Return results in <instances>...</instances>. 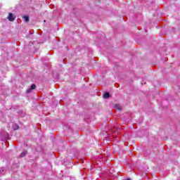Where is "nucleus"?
I'll return each mask as SVG.
<instances>
[{"mask_svg":"<svg viewBox=\"0 0 180 180\" xmlns=\"http://www.w3.org/2000/svg\"><path fill=\"white\" fill-rule=\"evenodd\" d=\"M15 18H16V16L13 13H10L8 14V19L9 22H13V20H15Z\"/></svg>","mask_w":180,"mask_h":180,"instance_id":"obj_1","label":"nucleus"},{"mask_svg":"<svg viewBox=\"0 0 180 180\" xmlns=\"http://www.w3.org/2000/svg\"><path fill=\"white\" fill-rule=\"evenodd\" d=\"M32 89H36V84H32L31 87L28 89H27V93L30 94L32 92Z\"/></svg>","mask_w":180,"mask_h":180,"instance_id":"obj_2","label":"nucleus"},{"mask_svg":"<svg viewBox=\"0 0 180 180\" xmlns=\"http://www.w3.org/2000/svg\"><path fill=\"white\" fill-rule=\"evenodd\" d=\"M19 129V126H17V128L14 129V130H18Z\"/></svg>","mask_w":180,"mask_h":180,"instance_id":"obj_7","label":"nucleus"},{"mask_svg":"<svg viewBox=\"0 0 180 180\" xmlns=\"http://www.w3.org/2000/svg\"><path fill=\"white\" fill-rule=\"evenodd\" d=\"M115 108H117V110H122V106H120V104H116L115 105Z\"/></svg>","mask_w":180,"mask_h":180,"instance_id":"obj_4","label":"nucleus"},{"mask_svg":"<svg viewBox=\"0 0 180 180\" xmlns=\"http://www.w3.org/2000/svg\"><path fill=\"white\" fill-rule=\"evenodd\" d=\"M23 19H24L25 22H29V16L24 15Z\"/></svg>","mask_w":180,"mask_h":180,"instance_id":"obj_5","label":"nucleus"},{"mask_svg":"<svg viewBox=\"0 0 180 180\" xmlns=\"http://www.w3.org/2000/svg\"><path fill=\"white\" fill-rule=\"evenodd\" d=\"M26 156V151L22 152L20 155V157L22 158L23 157Z\"/></svg>","mask_w":180,"mask_h":180,"instance_id":"obj_6","label":"nucleus"},{"mask_svg":"<svg viewBox=\"0 0 180 180\" xmlns=\"http://www.w3.org/2000/svg\"><path fill=\"white\" fill-rule=\"evenodd\" d=\"M109 96H110V94L108 92L105 93L103 95L104 99H108V98H109Z\"/></svg>","mask_w":180,"mask_h":180,"instance_id":"obj_3","label":"nucleus"}]
</instances>
